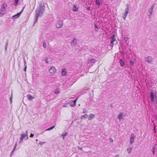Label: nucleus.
<instances>
[{"instance_id":"f257e3e1","label":"nucleus","mask_w":157,"mask_h":157,"mask_svg":"<svg viewBox=\"0 0 157 157\" xmlns=\"http://www.w3.org/2000/svg\"><path fill=\"white\" fill-rule=\"evenodd\" d=\"M44 6H43L42 3L39 4V6L37 8L36 10V16H35V22L34 24L36 23L37 21L38 18L40 16L42 15L44 12Z\"/></svg>"},{"instance_id":"f03ea898","label":"nucleus","mask_w":157,"mask_h":157,"mask_svg":"<svg viewBox=\"0 0 157 157\" xmlns=\"http://www.w3.org/2000/svg\"><path fill=\"white\" fill-rule=\"evenodd\" d=\"M7 6L6 4H3L0 9V15H2L6 13V7Z\"/></svg>"},{"instance_id":"7ed1b4c3","label":"nucleus","mask_w":157,"mask_h":157,"mask_svg":"<svg viewBox=\"0 0 157 157\" xmlns=\"http://www.w3.org/2000/svg\"><path fill=\"white\" fill-rule=\"evenodd\" d=\"M63 25V22L62 21L59 20L57 21L56 24V27L57 29L61 28Z\"/></svg>"},{"instance_id":"20e7f679","label":"nucleus","mask_w":157,"mask_h":157,"mask_svg":"<svg viewBox=\"0 0 157 157\" xmlns=\"http://www.w3.org/2000/svg\"><path fill=\"white\" fill-rule=\"evenodd\" d=\"M96 62L95 59H89L88 60L87 63L88 64H90L91 66H93V64Z\"/></svg>"},{"instance_id":"39448f33","label":"nucleus","mask_w":157,"mask_h":157,"mask_svg":"<svg viewBox=\"0 0 157 157\" xmlns=\"http://www.w3.org/2000/svg\"><path fill=\"white\" fill-rule=\"evenodd\" d=\"M49 71L50 73L54 74L56 72V69L54 67L52 66L50 67L49 70Z\"/></svg>"},{"instance_id":"423d86ee","label":"nucleus","mask_w":157,"mask_h":157,"mask_svg":"<svg viewBox=\"0 0 157 157\" xmlns=\"http://www.w3.org/2000/svg\"><path fill=\"white\" fill-rule=\"evenodd\" d=\"M136 138V136L133 133H132L130 136V144H132L134 142V140Z\"/></svg>"},{"instance_id":"0eeeda50","label":"nucleus","mask_w":157,"mask_h":157,"mask_svg":"<svg viewBox=\"0 0 157 157\" xmlns=\"http://www.w3.org/2000/svg\"><path fill=\"white\" fill-rule=\"evenodd\" d=\"M78 98H77L75 100L73 101H72L70 103V104L71 106L74 107L75 106L76 104V101Z\"/></svg>"},{"instance_id":"6e6552de","label":"nucleus","mask_w":157,"mask_h":157,"mask_svg":"<svg viewBox=\"0 0 157 157\" xmlns=\"http://www.w3.org/2000/svg\"><path fill=\"white\" fill-rule=\"evenodd\" d=\"M152 59V57L151 56L147 57L146 59V61L149 63H151Z\"/></svg>"},{"instance_id":"1a4fd4ad","label":"nucleus","mask_w":157,"mask_h":157,"mask_svg":"<svg viewBox=\"0 0 157 157\" xmlns=\"http://www.w3.org/2000/svg\"><path fill=\"white\" fill-rule=\"evenodd\" d=\"M61 75L62 76H64L66 75L67 71L66 69L63 68L62 69L61 72Z\"/></svg>"},{"instance_id":"9d476101","label":"nucleus","mask_w":157,"mask_h":157,"mask_svg":"<svg viewBox=\"0 0 157 157\" xmlns=\"http://www.w3.org/2000/svg\"><path fill=\"white\" fill-rule=\"evenodd\" d=\"M77 43V41L76 39H74V40L72 41L71 45V46H74Z\"/></svg>"},{"instance_id":"9b49d317","label":"nucleus","mask_w":157,"mask_h":157,"mask_svg":"<svg viewBox=\"0 0 157 157\" xmlns=\"http://www.w3.org/2000/svg\"><path fill=\"white\" fill-rule=\"evenodd\" d=\"M111 43L112 44H113L114 43V42L115 41L116 39L115 38V36L114 35H113L111 37Z\"/></svg>"},{"instance_id":"f8f14e48","label":"nucleus","mask_w":157,"mask_h":157,"mask_svg":"<svg viewBox=\"0 0 157 157\" xmlns=\"http://www.w3.org/2000/svg\"><path fill=\"white\" fill-rule=\"evenodd\" d=\"M124 117L123 114V113H120L118 115L117 117L120 120V121L122 119V118Z\"/></svg>"},{"instance_id":"ddd939ff","label":"nucleus","mask_w":157,"mask_h":157,"mask_svg":"<svg viewBox=\"0 0 157 157\" xmlns=\"http://www.w3.org/2000/svg\"><path fill=\"white\" fill-rule=\"evenodd\" d=\"M95 117V115L93 114H89V117L88 118V119L89 120H92Z\"/></svg>"},{"instance_id":"4468645a","label":"nucleus","mask_w":157,"mask_h":157,"mask_svg":"<svg viewBox=\"0 0 157 157\" xmlns=\"http://www.w3.org/2000/svg\"><path fill=\"white\" fill-rule=\"evenodd\" d=\"M128 12V11L125 10V12L123 15L122 17L124 20L125 19L126 17H127Z\"/></svg>"},{"instance_id":"2eb2a0df","label":"nucleus","mask_w":157,"mask_h":157,"mask_svg":"<svg viewBox=\"0 0 157 157\" xmlns=\"http://www.w3.org/2000/svg\"><path fill=\"white\" fill-rule=\"evenodd\" d=\"M151 100L153 102L154 101V93L153 92H151Z\"/></svg>"},{"instance_id":"dca6fc26","label":"nucleus","mask_w":157,"mask_h":157,"mask_svg":"<svg viewBox=\"0 0 157 157\" xmlns=\"http://www.w3.org/2000/svg\"><path fill=\"white\" fill-rule=\"evenodd\" d=\"M27 97L28 99L30 100H32L34 98V96H33L30 94L27 95Z\"/></svg>"},{"instance_id":"f3484780","label":"nucleus","mask_w":157,"mask_h":157,"mask_svg":"<svg viewBox=\"0 0 157 157\" xmlns=\"http://www.w3.org/2000/svg\"><path fill=\"white\" fill-rule=\"evenodd\" d=\"M28 135H26L24 133H22L21 134V137L20 138L21 140H22L24 138H25L26 136H27Z\"/></svg>"},{"instance_id":"a211bd4d","label":"nucleus","mask_w":157,"mask_h":157,"mask_svg":"<svg viewBox=\"0 0 157 157\" xmlns=\"http://www.w3.org/2000/svg\"><path fill=\"white\" fill-rule=\"evenodd\" d=\"M78 8L77 7V6L76 5H74L73 8V10L74 11H77L78 10Z\"/></svg>"},{"instance_id":"6ab92c4d","label":"nucleus","mask_w":157,"mask_h":157,"mask_svg":"<svg viewBox=\"0 0 157 157\" xmlns=\"http://www.w3.org/2000/svg\"><path fill=\"white\" fill-rule=\"evenodd\" d=\"M133 147H129L127 149V151L128 154H130L131 152Z\"/></svg>"},{"instance_id":"aec40b11","label":"nucleus","mask_w":157,"mask_h":157,"mask_svg":"<svg viewBox=\"0 0 157 157\" xmlns=\"http://www.w3.org/2000/svg\"><path fill=\"white\" fill-rule=\"evenodd\" d=\"M153 10V6L151 7L149 10V13H150V15H151L152 13Z\"/></svg>"},{"instance_id":"412c9836","label":"nucleus","mask_w":157,"mask_h":157,"mask_svg":"<svg viewBox=\"0 0 157 157\" xmlns=\"http://www.w3.org/2000/svg\"><path fill=\"white\" fill-rule=\"evenodd\" d=\"M101 0H96V3L97 5H99L101 4Z\"/></svg>"},{"instance_id":"4be33fe9","label":"nucleus","mask_w":157,"mask_h":157,"mask_svg":"<svg viewBox=\"0 0 157 157\" xmlns=\"http://www.w3.org/2000/svg\"><path fill=\"white\" fill-rule=\"evenodd\" d=\"M24 8H25V7H24L23 8L22 10H21V11L19 13H18L16 14V15H17V17H19V16H20V15H21V13H22V12H23V10L24 9Z\"/></svg>"},{"instance_id":"5701e85b","label":"nucleus","mask_w":157,"mask_h":157,"mask_svg":"<svg viewBox=\"0 0 157 157\" xmlns=\"http://www.w3.org/2000/svg\"><path fill=\"white\" fill-rule=\"evenodd\" d=\"M120 63L121 66H123L124 64V62L122 59H120Z\"/></svg>"},{"instance_id":"b1692460","label":"nucleus","mask_w":157,"mask_h":157,"mask_svg":"<svg viewBox=\"0 0 157 157\" xmlns=\"http://www.w3.org/2000/svg\"><path fill=\"white\" fill-rule=\"evenodd\" d=\"M55 128V126H53L52 127H51L46 129V131H49V130H51L52 129H53V128Z\"/></svg>"},{"instance_id":"393cba45","label":"nucleus","mask_w":157,"mask_h":157,"mask_svg":"<svg viewBox=\"0 0 157 157\" xmlns=\"http://www.w3.org/2000/svg\"><path fill=\"white\" fill-rule=\"evenodd\" d=\"M88 116V115L87 114H86L82 116L81 117V119H84L86 118Z\"/></svg>"},{"instance_id":"a878e982","label":"nucleus","mask_w":157,"mask_h":157,"mask_svg":"<svg viewBox=\"0 0 157 157\" xmlns=\"http://www.w3.org/2000/svg\"><path fill=\"white\" fill-rule=\"evenodd\" d=\"M19 0H15L13 4L15 6H16L18 4Z\"/></svg>"},{"instance_id":"bb28decb","label":"nucleus","mask_w":157,"mask_h":157,"mask_svg":"<svg viewBox=\"0 0 157 157\" xmlns=\"http://www.w3.org/2000/svg\"><path fill=\"white\" fill-rule=\"evenodd\" d=\"M43 47L44 48H46L47 47V45L46 44V43H45V41H44L43 42Z\"/></svg>"},{"instance_id":"cd10ccee","label":"nucleus","mask_w":157,"mask_h":157,"mask_svg":"<svg viewBox=\"0 0 157 157\" xmlns=\"http://www.w3.org/2000/svg\"><path fill=\"white\" fill-rule=\"evenodd\" d=\"M67 134H68L67 132H66L64 134H63L62 135L63 139H64L65 137V136H67Z\"/></svg>"},{"instance_id":"c85d7f7f","label":"nucleus","mask_w":157,"mask_h":157,"mask_svg":"<svg viewBox=\"0 0 157 157\" xmlns=\"http://www.w3.org/2000/svg\"><path fill=\"white\" fill-rule=\"evenodd\" d=\"M95 28L94 29V30L95 31L97 32L98 31V28L96 25H95Z\"/></svg>"},{"instance_id":"c756f323","label":"nucleus","mask_w":157,"mask_h":157,"mask_svg":"<svg viewBox=\"0 0 157 157\" xmlns=\"http://www.w3.org/2000/svg\"><path fill=\"white\" fill-rule=\"evenodd\" d=\"M68 103H65L63 105V106L64 107H68L67 105H68Z\"/></svg>"},{"instance_id":"7c9ffc66","label":"nucleus","mask_w":157,"mask_h":157,"mask_svg":"<svg viewBox=\"0 0 157 157\" xmlns=\"http://www.w3.org/2000/svg\"><path fill=\"white\" fill-rule=\"evenodd\" d=\"M129 10V6L128 5H127V8L125 9V10L128 11V12Z\"/></svg>"},{"instance_id":"2f4dec72","label":"nucleus","mask_w":157,"mask_h":157,"mask_svg":"<svg viewBox=\"0 0 157 157\" xmlns=\"http://www.w3.org/2000/svg\"><path fill=\"white\" fill-rule=\"evenodd\" d=\"M18 18V17H17L16 15H14L12 17V18L13 19H15Z\"/></svg>"},{"instance_id":"473e14b6","label":"nucleus","mask_w":157,"mask_h":157,"mask_svg":"<svg viewBox=\"0 0 157 157\" xmlns=\"http://www.w3.org/2000/svg\"><path fill=\"white\" fill-rule=\"evenodd\" d=\"M130 63L131 64V65H133V64H134V62H133V61L132 60H131L130 61Z\"/></svg>"},{"instance_id":"72a5a7b5","label":"nucleus","mask_w":157,"mask_h":157,"mask_svg":"<svg viewBox=\"0 0 157 157\" xmlns=\"http://www.w3.org/2000/svg\"><path fill=\"white\" fill-rule=\"evenodd\" d=\"M12 98H13V97H12V93L11 94V96L10 98V101H11V103H12Z\"/></svg>"},{"instance_id":"f704fd0d","label":"nucleus","mask_w":157,"mask_h":157,"mask_svg":"<svg viewBox=\"0 0 157 157\" xmlns=\"http://www.w3.org/2000/svg\"><path fill=\"white\" fill-rule=\"evenodd\" d=\"M7 45H8V42H6V45L5 48V50L6 51L7 50Z\"/></svg>"},{"instance_id":"c9c22d12","label":"nucleus","mask_w":157,"mask_h":157,"mask_svg":"<svg viewBox=\"0 0 157 157\" xmlns=\"http://www.w3.org/2000/svg\"><path fill=\"white\" fill-rule=\"evenodd\" d=\"M59 92V91L58 90H56L55 91L54 93L56 94H57Z\"/></svg>"},{"instance_id":"e433bc0d","label":"nucleus","mask_w":157,"mask_h":157,"mask_svg":"<svg viewBox=\"0 0 157 157\" xmlns=\"http://www.w3.org/2000/svg\"><path fill=\"white\" fill-rule=\"evenodd\" d=\"M45 142H40V145H42L43 144H45Z\"/></svg>"},{"instance_id":"4c0bfd02","label":"nucleus","mask_w":157,"mask_h":157,"mask_svg":"<svg viewBox=\"0 0 157 157\" xmlns=\"http://www.w3.org/2000/svg\"><path fill=\"white\" fill-rule=\"evenodd\" d=\"M33 136H34V134H33L32 133H31L30 134V137L32 138V137H33Z\"/></svg>"},{"instance_id":"58836bf2","label":"nucleus","mask_w":157,"mask_h":157,"mask_svg":"<svg viewBox=\"0 0 157 157\" xmlns=\"http://www.w3.org/2000/svg\"><path fill=\"white\" fill-rule=\"evenodd\" d=\"M152 150H153L152 152L153 154H154L155 153V148L154 147H153L152 149Z\"/></svg>"},{"instance_id":"ea45409f","label":"nucleus","mask_w":157,"mask_h":157,"mask_svg":"<svg viewBox=\"0 0 157 157\" xmlns=\"http://www.w3.org/2000/svg\"><path fill=\"white\" fill-rule=\"evenodd\" d=\"M86 109H84V111L83 112V113H86Z\"/></svg>"},{"instance_id":"a19ab883","label":"nucleus","mask_w":157,"mask_h":157,"mask_svg":"<svg viewBox=\"0 0 157 157\" xmlns=\"http://www.w3.org/2000/svg\"><path fill=\"white\" fill-rule=\"evenodd\" d=\"M45 62L47 63H48V59H45Z\"/></svg>"},{"instance_id":"79ce46f5","label":"nucleus","mask_w":157,"mask_h":157,"mask_svg":"<svg viewBox=\"0 0 157 157\" xmlns=\"http://www.w3.org/2000/svg\"><path fill=\"white\" fill-rule=\"evenodd\" d=\"M26 68H27V66H25V67L24 68V71H26Z\"/></svg>"},{"instance_id":"37998d69","label":"nucleus","mask_w":157,"mask_h":157,"mask_svg":"<svg viewBox=\"0 0 157 157\" xmlns=\"http://www.w3.org/2000/svg\"><path fill=\"white\" fill-rule=\"evenodd\" d=\"M24 64H25V66H26V62L25 61V59L24 60Z\"/></svg>"},{"instance_id":"c03bdc74","label":"nucleus","mask_w":157,"mask_h":157,"mask_svg":"<svg viewBox=\"0 0 157 157\" xmlns=\"http://www.w3.org/2000/svg\"><path fill=\"white\" fill-rule=\"evenodd\" d=\"M78 149L79 150H82V148L79 146H78Z\"/></svg>"},{"instance_id":"a18cd8bd","label":"nucleus","mask_w":157,"mask_h":157,"mask_svg":"<svg viewBox=\"0 0 157 157\" xmlns=\"http://www.w3.org/2000/svg\"><path fill=\"white\" fill-rule=\"evenodd\" d=\"M16 146H17V144H15V146H14V148H13V151H14V150L16 148Z\"/></svg>"},{"instance_id":"49530a36","label":"nucleus","mask_w":157,"mask_h":157,"mask_svg":"<svg viewBox=\"0 0 157 157\" xmlns=\"http://www.w3.org/2000/svg\"><path fill=\"white\" fill-rule=\"evenodd\" d=\"M155 126H154V132H156V130H155Z\"/></svg>"},{"instance_id":"de8ad7c7","label":"nucleus","mask_w":157,"mask_h":157,"mask_svg":"<svg viewBox=\"0 0 157 157\" xmlns=\"http://www.w3.org/2000/svg\"><path fill=\"white\" fill-rule=\"evenodd\" d=\"M26 135H28V131H26L25 132V134Z\"/></svg>"},{"instance_id":"09e8293b","label":"nucleus","mask_w":157,"mask_h":157,"mask_svg":"<svg viewBox=\"0 0 157 157\" xmlns=\"http://www.w3.org/2000/svg\"><path fill=\"white\" fill-rule=\"evenodd\" d=\"M25 137H26L25 140H28L29 138L28 136H26Z\"/></svg>"},{"instance_id":"8fccbe9b","label":"nucleus","mask_w":157,"mask_h":157,"mask_svg":"<svg viewBox=\"0 0 157 157\" xmlns=\"http://www.w3.org/2000/svg\"><path fill=\"white\" fill-rule=\"evenodd\" d=\"M13 151H12V152H11V155H12V154L13 153Z\"/></svg>"},{"instance_id":"3c124183","label":"nucleus","mask_w":157,"mask_h":157,"mask_svg":"<svg viewBox=\"0 0 157 157\" xmlns=\"http://www.w3.org/2000/svg\"><path fill=\"white\" fill-rule=\"evenodd\" d=\"M119 155H116L115 156V157H119Z\"/></svg>"},{"instance_id":"603ef678","label":"nucleus","mask_w":157,"mask_h":157,"mask_svg":"<svg viewBox=\"0 0 157 157\" xmlns=\"http://www.w3.org/2000/svg\"><path fill=\"white\" fill-rule=\"evenodd\" d=\"M21 141H22V140H20V141H19V143H21Z\"/></svg>"},{"instance_id":"864d4df0","label":"nucleus","mask_w":157,"mask_h":157,"mask_svg":"<svg viewBox=\"0 0 157 157\" xmlns=\"http://www.w3.org/2000/svg\"><path fill=\"white\" fill-rule=\"evenodd\" d=\"M36 141H38V140H37V139H36Z\"/></svg>"},{"instance_id":"5fc2aeb1","label":"nucleus","mask_w":157,"mask_h":157,"mask_svg":"<svg viewBox=\"0 0 157 157\" xmlns=\"http://www.w3.org/2000/svg\"><path fill=\"white\" fill-rule=\"evenodd\" d=\"M88 10H89V8H88Z\"/></svg>"},{"instance_id":"6e6d98bb","label":"nucleus","mask_w":157,"mask_h":157,"mask_svg":"<svg viewBox=\"0 0 157 157\" xmlns=\"http://www.w3.org/2000/svg\"><path fill=\"white\" fill-rule=\"evenodd\" d=\"M72 104H73V103H72Z\"/></svg>"}]
</instances>
